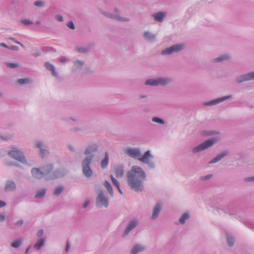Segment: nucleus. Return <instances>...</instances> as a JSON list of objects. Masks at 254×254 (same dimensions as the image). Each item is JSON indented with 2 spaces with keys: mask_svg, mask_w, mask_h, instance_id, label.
<instances>
[{
  "mask_svg": "<svg viewBox=\"0 0 254 254\" xmlns=\"http://www.w3.org/2000/svg\"><path fill=\"white\" fill-rule=\"evenodd\" d=\"M96 203L97 206L99 208H102L103 206L106 208L108 206V199L105 196L103 190H98Z\"/></svg>",
  "mask_w": 254,
  "mask_h": 254,
  "instance_id": "obj_10",
  "label": "nucleus"
},
{
  "mask_svg": "<svg viewBox=\"0 0 254 254\" xmlns=\"http://www.w3.org/2000/svg\"><path fill=\"white\" fill-rule=\"evenodd\" d=\"M227 241L228 245L229 247H232L234 246L235 243V239L234 237L230 235V234H227Z\"/></svg>",
  "mask_w": 254,
  "mask_h": 254,
  "instance_id": "obj_33",
  "label": "nucleus"
},
{
  "mask_svg": "<svg viewBox=\"0 0 254 254\" xmlns=\"http://www.w3.org/2000/svg\"><path fill=\"white\" fill-rule=\"evenodd\" d=\"M10 148L11 150H9L7 152L8 156L23 164H27L25 157L22 151L18 149L15 146H12Z\"/></svg>",
  "mask_w": 254,
  "mask_h": 254,
  "instance_id": "obj_7",
  "label": "nucleus"
},
{
  "mask_svg": "<svg viewBox=\"0 0 254 254\" xmlns=\"http://www.w3.org/2000/svg\"><path fill=\"white\" fill-rule=\"evenodd\" d=\"M94 46V43H91L85 47H80L76 48V51L78 53L87 54L90 52V49Z\"/></svg>",
  "mask_w": 254,
  "mask_h": 254,
  "instance_id": "obj_23",
  "label": "nucleus"
},
{
  "mask_svg": "<svg viewBox=\"0 0 254 254\" xmlns=\"http://www.w3.org/2000/svg\"><path fill=\"white\" fill-rule=\"evenodd\" d=\"M190 217V214L189 212H186L183 213L179 219L178 222H176V225L184 224L188 220Z\"/></svg>",
  "mask_w": 254,
  "mask_h": 254,
  "instance_id": "obj_24",
  "label": "nucleus"
},
{
  "mask_svg": "<svg viewBox=\"0 0 254 254\" xmlns=\"http://www.w3.org/2000/svg\"><path fill=\"white\" fill-rule=\"evenodd\" d=\"M66 26L71 30H74L75 26L72 21L70 20L66 23Z\"/></svg>",
  "mask_w": 254,
  "mask_h": 254,
  "instance_id": "obj_44",
  "label": "nucleus"
},
{
  "mask_svg": "<svg viewBox=\"0 0 254 254\" xmlns=\"http://www.w3.org/2000/svg\"><path fill=\"white\" fill-rule=\"evenodd\" d=\"M54 169V165L50 163L44 166L41 168H33L31 170L32 176L37 179H41L45 178L47 181V178L48 175L53 171Z\"/></svg>",
  "mask_w": 254,
  "mask_h": 254,
  "instance_id": "obj_3",
  "label": "nucleus"
},
{
  "mask_svg": "<svg viewBox=\"0 0 254 254\" xmlns=\"http://www.w3.org/2000/svg\"><path fill=\"white\" fill-rule=\"evenodd\" d=\"M46 189H42L40 190H38L35 194V198H43L46 194Z\"/></svg>",
  "mask_w": 254,
  "mask_h": 254,
  "instance_id": "obj_34",
  "label": "nucleus"
},
{
  "mask_svg": "<svg viewBox=\"0 0 254 254\" xmlns=\"http://www.w3.org/2000/svg\"><path fill=\"white\" fill-rule=\"evenodd\" d=\"M34 5L41 7L44 6V3L41 0H37L34 2Z\"/></svg>",
  "mask_w": 254,
  "mask_h": 254,
  "instance_id": "obj_46",
  "label": "nucleus"
},
{
  "mask_svg": "<svg viewBox=\"0 0 254 254\" xmlns=\"http://www.w3.org/2000/svg\"><path fill=\"white\" fill-rule=\"evenodd\" d=\"M162 209L161 203L159 202H157L153 209V212L151 218L153 220L156 219L159 215Z\"/></svg>",
  "mask_w": 254,
  "mask_h": 254,
  "instance_id": "obj_18",
  "label": "nucleus"
},
{
  "mask_svg": "<svg viewBox=\"0 0 254 254\" xmlns=\"http://www.w3.org/2000/svg\"><path fill=\"white\" fill-rule=\"evenodd\" d=\"M166 16V12L164 11H158L152 14L154 20L157 22H162Z\"/></svg>",
  "mask_w": 254,
  "mask_h": 254,
  "instance_id": "obj_22",
  "label": "nucleus"
},
{
  "mask_svg": "<svg viewBox=\"0 0 254 254\" xmlns=\"http://www.w3.org/2000/svg\"><path fill=\"white\" fill-rule=\"evenodd\" d=\"M218 131L215 130H204L203 134L205 136H212L218 134Z\"/></svg>",
  "mask_w": 254,
  "mask_h": 254,
  "instance_id": "obj_40",
  "label": "nucleus"
},
{
  "mask_svg": "<svg viewBox=\"0 0 254 254\" xmlns=\"http://www.w3.org/2000/svg\"><path fill=\"white\" fill-rule=\"evenodd\" d=\"M69 173L68 170L64 167H61L55 170L48 175L47 181H53L58 179L63 178Z\"/></svg>",
  "mask_w": 254,
  "mask_h": 254,
  "instance_id": "obj_6",
  "label": "nucleus"
},
{
  "mask_svg": "<svg viewBox=\"0 0 254 254\" xmlns=\"http://www.w3.org/2000/svg\"><path fill=\"white\" fill-rule=\"evenodd\" d=\"M66 61V58L65 57H62L60 59V62L62 63H64Z\"/></svg>",
  "mask_w": 254,
  "mask_h": 254,
  "instance_id": "obj_64",
  "label": "nucleus"
},
{
  "mask_svg": "<svg viewBox=\"0 0 254 254\" xmlns=\"http://www.w3.org/2000/svg\"><path fill=\"white\" fill-rule=\"evenodd\" d=\"M34 147L39 149L38 154L42 159L45 158L50 154L48 145L41 140H35Z\"/></svg>",
  "mask_w": 254,
  "mask_h": 254,
  "instance_id": "obj_8",
  "label": "nucleus"
},
{
  "mask_svg": "<svg viewBox=\"0 0 254 254\" xmlns=\"http://www.w3.org/2000/svg\"><path fill=\"white\" fill-rule=\"evenodd\" d=\"M89 201L86 200L84 202V203L83 204V208H86L89 205Z\"/></svg>",
  "mask_w": 254,
  "mask_h": 254,
  "instance_id": "obj_60",
  "label": "nucleus"
},
{
  "mask_svg": "<svg viewBox=\"0 0 254 254\" xmlns=\"http://www.w3.org/2000/svg\"><path fill=\"white\" fill-rule=\"evenodd\" d=\"M5 64L7 67L12 69L16 68L19 66V64L15 63L5 62Z\"/></svg>",
  "mask_w": 254,
  "mask_h": 254,
  "instance_id": "obj_41",
  "label": "nucleus"
},
{
  "mask_svg": "<svg viewBox=\"0 0 254 254\" xmlns=\"http://www.w3.org/2000/svg\"><path fill=\"white\" fill-rule=\"evenodd\" d=\"M13 135L12 134H6L2 135L0 134V139L3 141H8L12 138Z\"/></svg>",
  "mask_w": 254,
  "mask_h": 254,
  "instance_id": "obj_42",
  "label": "nucleus"
},
{
  "mask_svg": "<svg viewBox=\"0 0 254 254\" xmlns=\"http://www.w3.org/2000/svg\"><path fill=\"white\" fill-rule=\"evenodd\" d=\"M6 205V204L4 201L0 200V208L4 207Z\"/></svg>",
  "mask_w": 254,
  "mask_h": 254,
  "instance_id": "obj_58",
  "label": "nucleus"
},
{
  "mask_svg": "<svg viewBox=\"0 0 254 254\" xmlns=\"http://www.w3.org/2000/svg\"><path fill=\"white\" fill-rule=\"evenodd\" d=\"M8 49L13 51H18L19 50V48L16 46L8 47Z\"/></svg>",
  "mask_w": 254,
  "mask_h": 254,
  "instance_id": "obj_56",
  "label": "nucleus"
},
{
  "mask_svg": "<svg viewBox=\"0 0 254 254\" xmlns=\"http://www.w3.org/2000/svg\"><path fill=\"white\" fill-rule=\"evenodd\" d=\"M23 223V220L22 219H20L18 220L15 223V225L16 226H21Z\"/></svg>",
  "mask_w": 254,
  "mask_h": 254,
  "instance_id": "obj_55",
  "label": "nucleus"
},
{
  "mask_svg": "<svg viewBox=\"0 0 254 254\" xmlns=\"http://www.w3.org/2000/svg\"><path fill=\"white\" fill-rule=\"evenodd\" d=\"M105 187L107 189L111 197L113 196V190L111 184L107 181H105L104 184Z\"/></svg>",
  "mask_w": 254,
  "mask_h": 254,
  "instance_id": "obj_35",
  "label": "nucleus"
},
{
  "mask_svg": "<svg viewBox=\"0 0 254 254\" xmlns=\"http://www.w3.org/2000/svg\"><path fill=\"white\" fill-rule=\"evenodd\" d=\"M232 97V95H228L227 96H223L218 98L211 101L205 102L203 103L204 106H212L220 104L227 100L230 99Z\"/></svg>",
  "mask_w": 254,
  "mask_h": 254,
  "instance_id": "obj_14",
  "label": "nucleus"
},
{
  "mask_svg": "<svg viewBox=\"0 0 254 254\" xmlns=\"http://www.w3.org/2000/svg\"><path fill=\"white\" fill-rule=\"evenodd\" d=\"M216 211L220 214H221L222 213L229 214L230 215H233L235 214L234 212L231 210V207L229 206H221L220 207L216 209Z\"/></svg>",
  "mask_w": 254,
  "mask_h": 254,
  "instance_id": "obj_20",
  "label": "nucleus"
},
{
  "mask_svg": "<svg viewBox=\"0 0 254 254\" xmlns=\"http://www.w3.org/2000/svg\"><path fill=\"white\" fill-rule=\"evenodd\" d=\"M31 82V80L29 78H20L17 80V83L19 85L27 84Z\"/></svg>",
  "mask_w": 254,
  "mask_h": 254,
  "instance_id": "obj_39",
  "label": "nucleus"
},
{
  "mask_svg": "<svg viewBox=\"0 0 254 254\" xmlns=\"http://www.w3.org/2000/svg\"><path fill=\"white\" fill-rule=\"evenodd\" d=\"M90 72H91L90 68L87 66H85L82 70L83 73H87Z\"/></svg>",
  "mask_w": 254,
  "mask_h": 254,
  "instance_id": "obj_53",
  "label": "nucleus"
},
{
  "mask_svg": "<svg viewBox=\"0 0 254 254\" xmlns=\"http://www.w3.org/2000/svg\"><path fill=\"white\" fill-rule=\"evenodd\" d=\"M230 154V151L228 149L224 150L221 152L219 154H217L211 160L209 161L208 164H214L221 161L226 156H228Z\"/></svg>",
  "mask_w": 254,
  "mask_h": 254,
  "instance_id": "obj_15",
  "label": "nucleus"
},
{
  "mask_svg": "<svg viewBox=\"0 0 254 254\" xmlns=\"http://www.w3.org/2000/svg\"><path fill=\"white\" fill-rule=\"evenodd\" d=\"M68 149H69L70 151H72V152H75V149H74V148L73 147V146H72V145H69L68 146Z\"/></svg>",
  "mask_w": 254,
  "mask_h": 254,
  "instance_id": "obj_59",
  "label": "nucleus"
},
{
  "mask_svg": "<svg viewBox=\"0 0 254 254\" xmlns=\"http://www.w3.org/2000/svg\"><path fill=\"white\" fill-rule=\"evenodd\" d=\"M5 165L7 166H18V164L16 162H5Z\"/></svg>",
  "mask_w": 254,
  "mask_h": 254,
  "instance_id": "obj_48",
  "label": "nucleus"
},
{
  "mask_svg": "<svg viewBox=\"0 0 254 254\" xmlns=\"http://www.w3.org/2000/svg\"><path fill=\"white\" fill-rule=\"evenodd\" d=\"M146 97H147L146 95H142V94L139 95V96H138V98L139 99L146 98Z\"/></svg>",
  "mask_w": 254,
  "mask_h": 254,
  "instance_id": "obj_62",
  "label": "nucleus"
},
{
  "mask_svg": "<svg viewBox=\"0 0 254 254\" xmlns=\"http://www.w3.org/2000/svg\"><path fill=\"white\" fill-rule=\"evenodd\" d=\"M231 59L232 57L230 54L225 53L221 54L217 57L211 59L210 62L212 64H223L231 60Z\"/></svg>",
  "mask_w": 254,
  "mask_h": 254,
  "instance_id": "obj_12",
  "label": "nucleus"
},
{
  "mask_svg": "<svg viewBox=\"0 0 254 254\" xmlns=\"http://www.w3.org/2000/svg\"><path fill=\"white\" fill-rule=\"evenodd\" d=\"M70 247V244H69V243L68 242H67L66 243V247H65V251L66 252H67L68 251Z\"/></svg>",
  "mask_w": 254,
  "mask_h": 254,
  "instance_id": "obj_57",
  "label": "nucleus"
},
{
  "mask_svg": "<svg viewBox=\"0 0 254 254\" xmlns=\"http://www.w3.org/2000/svg\"><path fill=\"white\" fill-rule=\"evenodd\" d=\"M45 242V240L44 238L39 239L34 245L33 247L37 251H39L42 247L44 246Z\"/></svg>",
  "mask_w": 254,
  "mask_h": 254,
  "instance_id": "obj_30",
  "label": "nucleus"
},
{
  "mask_svg": "<svg viewBox=\"0 0 254 254\" xmlns=\"http://www.w3.org/2000/svg\"><path fill=\"white\" fill-rule=\"evenodd\" d=\"M151 121L154 123H156L161 125H164L165 124V121L162 118L158 117H152Z\"/></svg>",
  "mask_w": 254,
  "mask_h": 254,
  "instance_id": "obj_37",
  "label": "nucleus"
},
{
  "mask_svg": "<svg viewBox=\"0 0 254 254\" xmlns=\"http://www.w3.org/2000/svg\"><path fill=\"white\" fill-rule=\"evenodd\" d=\"M44 65L47 70L51 71L53 76L59 78L58 73L56 71L55 68L52 64L49 62H46Z\"/></svg>",
  "mask_w": 254,
  "mask_h": 254,
  "instance_id": "obj_26",
  "label": "nucleus"
},
{
  "mask_svg": "<svg viewBox=\"0 0 254 254\" xmlns=\"http://www.w3.org/2000/svg\"><path fill=\"white\" fill-rule=\"evenodd\" d=\"M72 130L74 131H81V128L78 127H74Z\"/></svg>",
  "mask_w": 254,
  "mask_h": 254,
  "instance_id": "obj_63",
  "label": "nucleus"
},
{
  "mask_svg": "<svg viewBox=\"0 0 254 254\" xmlns=\"http://www.w3.org/2000/svg\"><path fill=\"white\" fill-rule=\"evenodd\" d=\"M145 250V248L140 244L134 245L131 249L130 254H137Z\"/></svg>",
  "mask_w": 254,
  "mask_h": 254,
  "instance_id": "obj_27",
  "label": "nucleus"
},
{
  "mask_svg": "<svg viewBox=\"0 0 254 254\" xmlns=\"http://www.w3.org/2000/svg\"><path fill=\"white\" fill-rule=\"evenodd\" d=\"M55 18L56 20L60 22H63L64 21L63 17L62 15L57 14L55 16Z\"/></svg>",
  "mask_w": 254,
  "mask_h": 254,
  "instance_id": "obj_50",
  "label": "nucleus"
},
{
  "mask_svg": "<svg viewBox=\"0 0 254 254\" xmlns=\"http://www.w3.org/2000/svg\"><path fill=\"white\" fill-rule=\"evenodd\" d=\"M235 80L236 82L238 84H241L243 82L251 80H254V71L239 75L236 76Z\"/></svg>",
  "mask_w": 254,
  "mask_h": 254,
  "instance_id": "obj_11",
  "label": "nucleus"
},
{
  "mask_svg": "<svg viewBox=\"0 0 254 254\" xmlns=\"http://www.w3.org/2000/svg\"><path fill=\"white\" fill-rule=\"evenodd\" d=\"M138 224V222L136 219L129 221L122 236V238H125L133 229L137 227Z\"/></svg>",
  "mask_w": 254,
  "mask_h": 254,
  "instance_id": "obj_13",
  "label": "nucleus"
},
{
  "mask_svg": "<svg viewBox=\"0 0 254 254\" xmlns=\"http://www.w3.org/2000/svg\"><path fill=\"white\" fill-rule=\"evenodd\" d=\"M16 184L13 181L8 180L6 181L4 188V190L5 191H14L16 190Z\"/></svg>",
  "mask_w": 254,
  "mask_h": 254,
  "instance_id": "obj_21",
  "label": "nucleus"
},
{
  "mask_svg": "<svg viewBox=\"0 0 254 254\" xmlns=\"http://www.w3.org/2000/svg\"><path fill=\"white\" fill-rule=\"evenodd\" d=\"M63 190H64L63 187H62L61 186H58V187H57L55 189V191L54 192V194L55 195L58 196L62 192Z\"/></svg>",
  "mask_w": 254,
  "mask_h": 254,
  "instance_id": "obj_43",
  "label": "nucleus"
},
{
  "mask_svg": "<svg viewBox=\"0 0 254 254\" xmlns=\"http://www.w3.org/2000/svg\"><path fill=\"white\" fill-rule=\"evenodd\" d=\"M109 155L108 152H106L105 153V157L101 162V168L102 169H106L109 164Z\"/></svg>",
  "mask_w": 254,
  "mask_h": 254,
  "instance_id": "obj_29",
  "label": "nucleus"
},
{
  "mask_svg": "<svg viewBox=\"0 0 254 254\" xmlns=\"http://www.w3.org/2000/svg\"><path fill=\"white\" fill-rule=\"evenodd\" d=\"M5 220V214L4 212L0 213V222H2Z\"/></svg>",
  "mask_w": 254,
  "mask_h": 254,
  "instance_id": "obj_51",
  "label": "nucleus"
},
{
  "mask_svg": "<svg viewBox=\"0 0 254 254\" xmlns=\"http://www.w3.org/2000/svg\"><path fill=\"white\" fill-rule=\"evenodd\" d=\"M94 157V155L86 156L81 162L82 172L87 178H90L93 176V171L91 168V164Z\"/></svg>",
  "mask_w": 254,
  "mask_h": 254,
  "instance_id": "obj_4",
  "label": "nucleus"
},
{
  "mask_svg": "<svg viewBox=\"0 0 254 254\" xmlns=\"http://www.w3.org/2000/svg\"><path fill=\"white\" fill-rule=\"evenodd\" d=\"M73 65L72 68V71L75 72L81 68L84 64L85 62L82 60H76L73 62Z\"/></svg>",
  "mask_w": 254,
  "mask_h": 254,
  "instance_id": "obj_25",
  "label": "nucleus"
},
{
  "mask_svg": "<svg viewBox=\"0 0 254 254\" xmlns=\"http://www.w3.org/2000/svg\"><path fill=\"white\" fill-rule=\"evenodd\" d=\"M144 84L147 86H157V78H150L146 80Z\"/></svg>",
  "mask_w": 254,
  "mask_h": 254,
  "instance_id": "obj_32",
  "label": "nucleus"
},
{
  "mask_svg": "<svg viewBox=\"0 0 254 254\" xmlns=\"http://www.w3.org/2000/svg\"><path fill=\"white\" fill-rule=\"evenodd\" d=\"M111 180L112 181L113 185H114L117 187V188L118 189L120 193L121 194H123L122 191L120 189V184L118 182V181H117V180L115 178H114L113 175H111Z\"/></svg>",
  "mask_w": 254,
  "mask_h": 254,
  "instance_id": "obj_38",
  "label": "nucleus"
},
{
  "mask_svg": "<svg viewBox=\"0 0 254 254\" xmlns=\"http://www.w3.org/2000/svg\"><path fill=\"white\" fill-rule=\"evenodd\" d=\"M21 22L25 25H29L33 23V22L32 21L27 19H22Z\"/></svg>",
  "mask_w": 254,
  "mask_h": 254,
  "instance_id": "obj_47",
  "label": "nucleus"
},
{
  "mask_svg": "<svg viewBox=\"0 0 254 254\" xmlns=\"http://www.w3.org/2000/svg\"><path fill=\"white\" fill-rule=\"evenodd\" d=\"M173 81V79L170 77H159L157 78V86H165Z\"/></svg>",
  "mask_w": 254,
  "mask_h": 254,
  "instance_id": "obj_16",
  "label": "nucleus"
},
{
  "mask_svg": "<svg viewBox=\"0 0 254 254\" xmlns=\"http://www.w3.org/2000/svg\"><path fill=\"white\" fill-rule=\"evenodd\" d=\"M127 184L130 189L136 192H141L144 189L143 181L146 180V175L143 169L138 166H132L127 175Z\"/></svg>",
  "mask_w": 254,
  "mask_h": 254,
  "instance_id": "obj_1",
  "label": "nucleus"
},
{
  "mask_svg": "<svg viewBox=\"0 0 254 254\" xmlns=\"http://www.w3.org/2000/svg\"><path fill=\"white\" fill-rule=\"evenodd\" d=\"M244 181L247 182H254V176L245 178Z\"/></svg>",
  "mask_w": 254,
  "mask_h": 254,
  "instance_id": "obj_52",
  "label": "nucleus"
},
{
  "mask_svg": "<svg viewBox=\"0 0 254 254\" xmlns=\"http://www.w3.org/2000/svg\"><path fill=\"white\" fill-rule=\"evenodd\" d=\"M0 46H1V47H4V48H7L8 49V47L9 46H7L5 44H4V43H1L0 44Z\"/></svg>",
  "mask_w": 254,
  "mask_h": 254,
  "instance_id": "obj_61",
  "label": "nucleus"
},
{
  "mask_svg": "<svg viewBox=\"0 0 254 254\" xmlns=\"http://www.w3.org/2000/svg\"><path fill=\"white\" fill-rule=\"evenodd\" d=\"M212 174H209V175H206L204 176H201L199 178V180L201 181H207V180H209L212 177Z\"/></svg>",
  "mask_w": 254,
  "mask_h": 254,
  "instance_id": "obj_45",
  "label": "nucleus"
},
{
  "mask_svg": "<svg viewBox=\"0 0 254 254\" xmlns=\"http://www.w3.org/2000/svg\"><path fill=\"white\" fill-rule=\"evenodd\" d=\"M43 233L44 230L43 229H40L38 231L37 233V236L38 237H41L43 235Z\"/></svg>",
  "mask_w": 254,
  "mask_h": 254,
  "instance_id": "obj_54",
  "label": "nucleus"
},
{
  "mask_svg": "<svg viewBox=\"0 0 254 254\" xmlns=\"http://www.w3.org/2000/svg\"><path fill=\"white\" fill-rule=\"evenodd\" d=\"M125 167L123 165L119 164L115 166L114 171L116 177L118 178H122L125 173Z\"/></svg>",
  "mask_w": 254,
  "mask_h": 254,
  "instance_id": "obj_19",
  "label": "nucleus"
},
{
  "mask_svg": "<svg viewBox=\"0 0 254 254\" xmlns=\"http://www.w3.org/2000/svg\"><path fill=\"white\" fill-rule=\"evenodd\" d=\"M143 38L145 40L154 42L156 40V35L153 34L151 32L147 31L144 32Z\"/></svg>",
  "mask_w": 254,
  "mask_h": 254,
  "instance_id": "obj_28",
  "label": "nucleus"
},
{
  "mask_svg": "<svg viewBox=\"0 0 254 254\" xmlns=\"http://www.w3.org/2000/svg\"><path fill=\"white\" fill-rule=\"evenodd\" d=\"M22 244V241L21 239H18L12 242L11 244V246L12 248L17 249L19 248Z\"/></svg>",
  "mask_w": 254,
  "mask_h": 254,
  "instance_id": "obj_36",
  "label": "nucleus"
},
{
  "mask_svg": "<svg viewBox=\"0 0 254 254\" xmlns=\"http://www.w3.org/2000/svg\"><path fill=\"white\" fill-rule=\"evenodd\" d=\"M126 153L131 158H137L139 161L143 164H146L150 169H154L156 167L155 162L152 160L154 157L150 153L149 150L145 151L141 156V152L139 148H128L126 150Z\"/></svg>",
  "mask_w": 254,
  "mask_h": 254,
  "instance_id": "obj_2",
  "label": "nucleus"
},
{
  "mask_svg": "<svg viewBox=\"0 0 254 254\" xmlns=\"http://www.w3.org/2000/svg\"><path fill=\"white\" fill-rule=\"evenodd\" d=\"M99 149L97 144L93 143L89 145L84 151V154L87 156L89 155H93V153L97 152Z\"/></svg>",
  "mask_w": 254,
  "mask_h": 254,
  "instance_id": "obj_17",
  "label": "nucleus"
},
{
  "mask_svg": "<svg viewBox=\"0 0 254 254\" xmlns=\"http://www.w3.org/2000/svg\"><path fill=\"white\" fill-rule=\"evenodd\" d=\"M218 141L219 139L216 137L210 138L194 147L192 149V152L194 154L200 152L213 146Z\"/></svg>",
  "mask_w": 254,
  "mask_h": 254,
  "instance_id": "obj_5",
  "label": "nucleus"
},
{
  "mask_svg": "<svg viewBox=\"0 0 254 254\" xmlns=\"http://www.w3.org/2000/svg\"><path fill=\"white\" fill-rule=\"evenodd\" d=\"M117 17H118V18H116V20H117L125 21V22H127L129 20V19L127 17H121V16H119L118 15H117Z\"/></svg>",
  "mask_w": 254,
  "mask_h": 254,
  "instance_id": "obj_49",
  "label": "nucleus"
},
{
  "mask_svg": "<svg viewBox=\"0 0 254 254\" xmlns=\"http://www.w3.org/2000/svg\"><path fill=\"white\" fill-rule=\"evenodd\" d=\"M100 12L103 15H104L105 16L110 18L112 19L116 20V18H118L117 14H113L111 13H110L108 11H104L103 10L100 9Z\"/></svg>",
  "mask_w": 254,
  "mask_h": 254,
  "instance_id": "obj_31",
  "label": "nucleus"
},
{
  "mask_svg": "<svg viewBox=\"0 0 254 254\" xmlns=\"http://www.w3.org/2000/svg\"><path fill=\"white\" fill-rule=\"evenodd\" d=\"M186 48V45L183 43H180L175 44L170 46L169 48H167L161 52V55L163 56L170 55L174 53H178Z\"/></svg>",
  "mask_w": 254,
  "mask_h": 254,
  "instance_id": "obj_9",
  "label": "nucleus"
}]
</instances>
